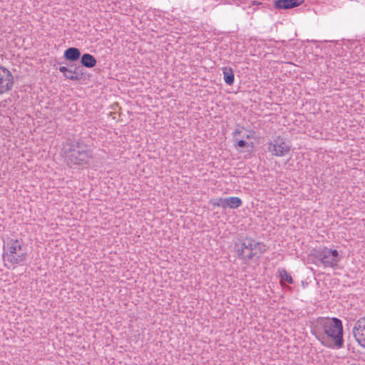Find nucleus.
Instances as JSON below:
<instances>
[{
  "label": "nucleus",
  "instance_id": "obj_17",
  "mask_svg": "<svg viewBox=\"0 0 365 365\" xmlns=\"http://www.w3.org/2000/svg\"><path fill=\"white\" fill-rule=\"evenodd\" d=\"M223 197H219L217 199H212L210 200V204H211L213 207H222L223 205Z\"/></svg>",
  "mask_w": 365,
  "mask_h": 365
},
{
  "label": "nucleus",
  "instance_id": "obj_16",
  "mask_svg": "<svg viewBox=\"0 0 365 365\" xmlns=\"http://www.w3.org/2000/svg\"><path fill=\"white\" fill-rule=\"evenodd\" d=\"M279 274L282 280L287 282L289 284L293 283L292 276L285 270L282 269L279 271Z\"/></svg>",
  "mask_w": 365,
  "mask_h": 365
},
{
  "label": "nucleus",
  "instance_id": "obj_11",
  "mask_svg": "<svg viewBox=\"0 0 365 365\" xmlns=\"http://www.w3.org/2000/svg\"><path fill=\"white\" fill-rule=\"evenodd\" d=\"M63 56L66 60L76 61L81 57V51L77 48L70 47L64 51Z\"/></svg>",
  "mask_w": 365,
  "mask_h": 365
},
{
  "label": "nucleus",
  "instance_id": "obj_7",
  "mask_svg": "<svg viewBox=\"0 0 365 365\" xmlns=\"http://www.w3.org/2000/svg\"><path fill=\"white\" fill-rule=\"evenodd\" d=\"M352 332L359 344L365 348V317L357 320L353 327Z\"/></svg>",
  "mask_w": 365,
  "mask_h": 365
},
{
  "label": "nucleus",
  "instance_id": "obj_3",
  "mask_svg": "<svg viewBox=\"0 0 365 365\" xmlns=\"http://www.w3.org/2000/svg\"><path fill=\"white\" fill-rule=\"evenodd\" d=\"M316 257L324 267H335L340 260V256L336 250L324 247L317 251Z\"/></svg>",
  "mask_w": 365,
  "mask_h": 365
},
{
  "label": "nucleus",
  "instance_id": "obj_12",
  "mask_svg": "<svg viewBox=\"0 0 365 365\" xmlns=\"http://www.w3.org/2000/svg\"><path fill=\"white\" fill-rule=\"evenodd\" d=\"M83 68L81 66H75L73 69L71 68V73L68 72L67 78L72 81H79L84 75L83 72Z\"/></svg>",
  "mask_w": 365,
  "mask_h": 365
},
{
  "label": "nucleus",
  "instance_id": "obj_4",
  "mask_svg": "<svg viewBox=\"0 0 365 365\" xmlns=\"http://www.w3.org/2000/svg\"><path fill=\"white\" fill-rule=\"evenodd\" d=\"M255 240L251 238H245L243 240L240 248L237 250L239 258L248 262L253 259L257 254L254 248Z\"/></svg>",
  "mask_w": 365,
  "mask_h": 365
},
{
  "label": "nucleus",
  "instance_id": "obj_22",
  "mask_svg": "<svg viewBox=\"0 0 365 365\" xmlns=\"http://www.w3.org/2000/svg\"><path fill=\"white\" fill-rule=\"evenodd\" d=\"M322 344L324 345V346H330L329 344L325 343L324 341H322Z\"/></svg>",
  "mask_w": 365,
  "mask_h": 365
},
{
  "label": "nucleus",
  "instance_id": "obj_2",
  "mask_svg": "<svg viewBox=\"0 0 365 365\" xmlns=\"http://www.w3.org/2000/svg\"><path fill=\"white\" fill-rule=\"evenodd\" d=\"M324 332L328 337L332 338L335 346L340 349L343 346V326L338 318L327 319L322 323Z\"/></svg>",
  "mask_w": 365,
  "mask_h": 365
},
{
  "label": "nucleus",
  "instance_id": "obj_18",
  "mask_svg": "<svg viewBox=\"0 0 365 365\" xmlns=\"http://www.w3.org/2000/svg\"><path fill=\"white\" fill-rule=\"evenodd\" d=\"M254 248L257 252H259V253H264L266 251V246L261 242H255Z\"/></svg>",
  "mask_w": 365,
  "mask_h": 365
},
{
  "label": "nucleus",
  "instance_id": "obj_23",
  "mask_svg": "<svg viewBox=\"0 0 365 365\" xmlns=\"http://www.w3.org/2000/svg\"><path fill=\"white\" fill-rule=\"evenodd\" d=\"M245 138H246L247 139H249V138H250V135H247L245 136Z\"/></svg>",
  "mask_w": 365,
  "mask_h": 365
},
{
  "label": "nucleus",
  "instance_id": "obj_9",
  "mask_svg": "<svg viewBox=\"0 0 365 365\" xmlns=\"http://www.w3.org/2000/svg\"><path fill=\"white\" fill-rule=\"evenodd\" d=\"M6 249L7 250L3 253V257L9 259L21 250V245L17 240H10L6 244Z\"/></svg>",
  "mask_w": 365,
  "mask_h": 365
},
{
  "label": "nucleus",
  "instance_id": "obj_6",
  "mask_svg": "<svg viewBox=\"0 0 365 365\" xmlns=\"http://www.w3.org/2000/svg\"><path fill=\"white\" fill-rule=\"evenodd\" d=\"M269 151L272 155L280 157L288 154L290 151V146L285 143L283 138L279 136L269 143Z\"/></svg>",
  "mask_w": 365,
  "mask_h": 365
},
{
  "label": "nucleus",
  "instance_id": "obj_8",
  "mask_svg": "<svg viewBox=\"0 0 365 365\" xmlns=\"http://www.w3.org/2000/svg\"><path fill=\"white\" fill-rule=\"evenodd\" d=\"M304 0H275L274 6L277 9H289L303 4Z\"/></svg>",
  "mask_w": 365,
  "mask_h": 365
},
{
  "label": "nucleus",
  "instance_id": "obj_5",
  "mask_svg": "<svg viewBox=\"0 0 365 365\" xmlns=\"http://www.w3.org/2000/svg\"><path fill=\"white\" fill-rule=\"evenodd\" d=\"M14 83V76L11 71L0 66V95L11 91Z\"/></svg>",
  "mask_w": 365,
  "mask_h": 365
},
{
  "label": "nucleus",
  "instance_id": "obj_21",
  "mask_svg": "<svg viewBox=\"0 0 365 365\" xmlns=\"http://www.w3.org/2000/svg\"><path fill=\"white\" fill-rule=\"evenodd\" d=\"M242 133V130L240 129H235V130L233 132V137L235 138L237 135H240Z\"/></svg>",
  "mask_w": 365,
  "mask_h": 365
},
{
  "label": "nucleus",
  "instance_id": "obj_10",
  "mask_svg": "<svg viewBox=\"0 0 365 365\" xmlns=\"http://www.w3.org/2000/svg\"><path fill=\"white\" fill-rule=\"evenodd\" d=\"M223 201V209H226L227 207L230 209H236L242 205V200L238 197H225Z\"/></svg>",
  "mask_w": 365,
  "mask_h": 365
},
{
  "label": "nucleus",
  "instance_id": "obj_15",
  "mask_svg": "<svg viewBox=\"0 0 365 365\" xmlns=\"http://www.w3.org/2000/svg\"><path fill=\"white\" fill-rule=\"evenodd\" d=\"M27 257V254L26 252H21L19 254H14L12 257L7 259L11 264H20L22 262L25 261Z\"/></svg>",
  "mask_w": 365,
  "mask_h": 365
},
{
  "label": "nucleus",
  "instance_id": "obj_13",
  "mask_svg": "<svg viewBox=\"0 0 365 365\" xmlns=\"http://www.w3.org/2000/svg\"><path fill=\"white\" fill-rule=\"evenodd\" d=\"M96 62L95 57L89 53H84L81 58V66H85L86 68L94 67Z\"/></svg>",
  "mask_w": 365,
  "mask_h": 365
},
{
  "label": "nucleus",
  "instance_id": "obj_20",
  "mask_svg": "<svg viewBox=\"0 0 365 365\" xmlns=\"http://www.w3.org/2000/svg\"><path fill=\"white\" fill-rule=\"evenodd\" d=\"M236 145L240 148H245V147L248 146V143L246 142L245 140H239L237 142Z\"/></svg>",
  "mask_w": 365,
  "mask_h": 365
},
{
  "label": "nucleus",
  "instance_id": "obj_1",
  "mask_svg": "<svg viewBox=\"0 0 365 365\" xmlns=\"http://www.w3.org/2000/svg\"><path fill=\"white\" fill-rule=\"evenodd\" d=\"M65 154L66 163L71 168L74 165H89L93 158L91 147L81 140L68 144Z\"/></svg>",
  "mask_w": 365,
  "mask_h": 365
},
{
  "label": "nucleus",
  "instance_id": "obj_14",
  "mask_svg": "<svg viewBox=\"0 0 365 365\" xmlns=\"http://www.w3.org/2000/svg\"><path fill=\"white\" fill-rule=\"evenodd\" d=\"M223 78L225 82L230 86L232 85L235 81L234 71L230 67L222 68Z\"/></svg>",
  "mask_w": 365,
  "mask_h": 365
},
{
  "label": "nucleus",
  "instance_id": "obj_19",
  "mask_svg": "<svg viewBox=\"0 0 365 365\" xmlns=\"http://www.w3.org/2000/svg\"><path fill=\"white\" fill-rule=\"evenodd\" d=\"M59 71L63 73V76L67 78L68 76V72L71 73V68H68L66 66H61L59 68Z\"/></svg>",
  "mask_w": 365,
  "mask_h": 365
}]
</instances>
